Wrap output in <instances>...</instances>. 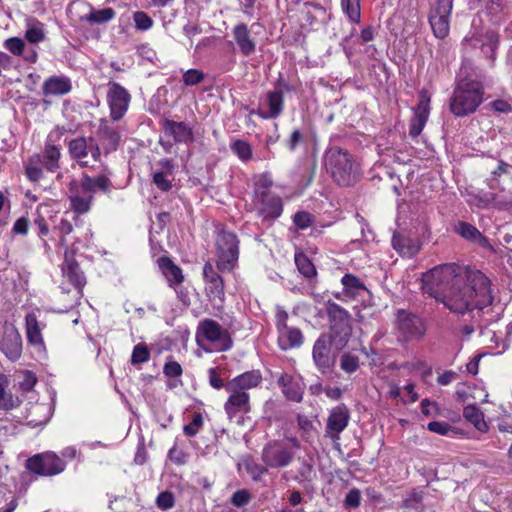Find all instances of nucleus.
Returning <instances> with one entry per match:
<instances>
[{"label":"nucleus","mask_w":512,"mask_h":512,"mask_svg":"<svg viewBox=\"0 0 512 512\" xmlns=\"http://www.w3.org/2000/svg\"><path fill=\"white\" fill-rule=\"evenodd\" d=\"M326 311L329 320H345L349 317L347 311L334 302H327Z\"/></svg>","instance_id":"obj_47"},{"label":"nucleus","mask_w":512,"mask_h":512,"mask_svg":"<svg viewBox=\"0 0 512 512\" xmlns=\"http://www.w3.org/2000/svg\"><path fill=\"white\" fill-rule=\"evenodd\" d=\"M453 0H436L429 13V23L435 37L444 39L450 30V14Z\"/></svg>","instance_id":"obj_8"},{"label":"nucleus","mask_w":512,"mask_h":512,"mask_svg":"<svg viewBox=\"0 0 512 512\" xmlns=\"http://www.w3.org/2000/svg\"><path fill=\"white\" fill-rule=\"evenodd\" d=\"M455 231L464 239L477 243L483 248L492 249L488 239L472 224L467 222H459L455 226Z\"/></svg>","instance_id":"obj_30"},{"label":"nucleus","mask_w":512,"mask_h":512,"mask_svg":"<svg viewBox=\"0 0 512 512\" xmlns=\"http://www.w3.org/2000/svg\"><path fill=\"white\" fill-rule=\"evenodd\" d=\"M352 335V327L349 322H333L330 333L326 334L329 344L337 351L342 350L348 344Z\"/></svg>","instance_id":"obj_23"},{"label":"nucleus","mask_w":512,"mask_h":512,"mask_svg":"<svg viewBox=\"0 0 512 512\" xmlns=\"http://www.w3.org/2000/svg\"><path fill=\"white\" fill-rule=\"evenodd\" d=\"M231 150L242 160L248 161L252 158L251 145L244 140H236L231 145Z\"/></svg>","instance_id":"obj_42"},{"label":"nucleus","mask_w":512,"mask_h":512,"mask_svg":"<svg viewBox=\"0 0 512 512\" xmlns=\"http://www.w3.org/2000/svg\"><path fill=\"white\" fill-rule=\"evenodd\" d=\"M295 264L304 277L311 278L316 275L314 264L304 253H297L295 255Z\"/></svg>","instance_id":"obj_38"},{"label":"nucleus","mask_w":512,"mask_h":512,"mask_svg":"<svg viewBox=\"0 0 512 512\" xmlns=\"http://www.w3.org/2000/svg\"><path fill=\"white\" fill-rule=\"evenodd\" d=\"M26 332L28 342L34 346H42L43 338L38 322H26Z\"/></svg>","instance_id":"obj_41"},{"label":"nucleus","mask_w":512,"mask_h":512,"mask_svg":"<svg viewBox=\"0 0 512 512\" xmlns=\"http://www.w3.org/2000/svg\"><path fill=\"white\" fill-rule=\"evenodd\" d=\"M255 200L260 204L259 214L265 220H275L283 211L282 200L277 195L269 194L266 197H256Z\"/></svg>","instance_id":"obj_22"},{"label":"nucleus","mask_w":512,"mask_h":512,"mask_svg":"<svg viewBox=\"0 0 512 512\" xmlns=\"http://www.w3.org/2000/svg\"><path fill=\"white\" fill-rule=\"evenodd\" d=\"M360 500V491L358 489H352L347 493L344 503L348 508H357L360 505Z\"/></svg>","instance_id":"obj_60"},{"label":"nucleus","mask_w":512,"mask_h":512,"mask_svg":"<svg viewBox=\"0 0 512 512\" xmlns=\"http://www.w3.org/2000/svg\"><path fill=\"white\" fill-rule=\"evenodd\" d=\"M115 16L112 8H103L100 10H91L90 13L81 16V21H87L90 24H102L110 21Z\"/></svg>","instance_id":"obj_37"},{"label":"nucleus","mask_w":512,"mask_h":512,"mask_svg":"<svg viewBox=\"0 0 512 512\" xmlns=\"http://www.w3.org/2000/svg\"><path fill=\"white\" fill-rule=\"evenodd\" d=\"M245 469L251 478L256 482L260 481L261 476L267 472L266 467L261 466L253 461L245 462Z\"/></svg>","instance_id":"obj_52"},{"label":"nucleus","mask_w":512,"mask_h":512,"mask_svg":"<svg viewBox=\"0 0 512 512\" xmlns=\"http://www.w3.org/2000/svg\"><path fill=\"white\" fill-rule=\"evenodd\" d=\"M277 382L288 400L294 402L302 401L304 386L299 380L295 379L291 375L281 374Z\"/></svg>","instance_id":"obj_25"},{"label":"nucleus","mask_w":512,"mask_h":512,"mask_svg":"<svg viewBox=\"0 0 512 512\" xmlns=\"http://www.w3.org/2000/svg\"><path fill=\"white\" fill-rule=\"evenodd\" d=\"M262 376L259 371H248L231 379L225 384V389H236L241 392H247L260 384Z\"/></svg>","instance_id":"obj_26"},{"label":"nucleus","mask_w":512,"mask_h":512,"mask_svg":"<svg viewBox=\"0 0 512 512\" xmlns=\"http://www.w3.org/2000/svg\"><path fill=\"white\" fill-rule=\"evenodd\" d=\"M278 344L282 350L301 346L303 335L298 328L287 326L286 322H278Z\"/></svg>","instance_id":"obj_19"},{"label":"nucleus","mask_w":512,"mask_h":512,"mask_svg":"<svg viewBox=\"0 0 512 512\" xmlns=\"http://www.w3.org/2000/svg\"><path fill=\"white\" fill-rule=\"evenodd\" d=\"M71 83L68 78L52 76L43 84L44 95H64L70 92Z\"/></svg>","instance_id":"obj_31"},{"label":"nucleus","mask_w":512,"mask_h":512,"mask_svg":"<svg viewBox=\"0 0 512 512\" xmlns=\"http://www.w3.org/2000/svg\"><path fill=\"white\" fill-rule=\"evenodd\" d=\"M153 183L163 192H167L172 188V182L166 178L164 172H155L153 174Z\"/></svg>","instance_id":"obj_57"},{"label":"nucleus","mask_w":512,"mask_h":512,"mask_svg":"<svg viewBox=\"0 0 512 512\" xmlns=\"http://www.w3.org/2000/svg\"><path fill=\"white\" fill-rule=\"evenodd\" d=\"M294 458V453L281 441L268 442L262 451L261 459L266 466L282 468L288 466Z\"/></svg>","instance_id":"obj_9"},{"label":"nucleus","mask_w":512,"mask_h":512,"mask_svg":"<svg viewBox=\"0 0 512 512\" xmlns=\"http://www.w3.org/2000/svg\"><path fill=\"white\" fill-rule=\"evenodd\" d=\"M422 289L456 314L479 313L492 301L489 279L479 270L455 263L438 265L424 273Z\"/></svg>","instance_id":"obj_1"},{"label":"nucleus","mask_w":512,"mask_h":512,"mask_svg":"<svg viewBox=\"0 0 512 512\" xmlns=\"http://www.w3.org/2000/svg\"><path fill=\"white\" fill-rule=\"evenodd\" d=\"M149 358H150L149 349L147 348V346L145 344L139 343L133 349V352L131 355V363L133 365L142 364V363L147 362L149 360Z\"/></svg>","instance_id":"obj_44"},{"label":"nucleus","mask_w":512,"mask_h":512,"mask_svg":"<svg viewBox=\"0 0 512 512\" xmlns=\"http://www.w3.org/2000/svg\"><path fill=\"white\" fill-rule=\"evenodd\" d=\"M229 397L224 404V410L230 420L239 413L247 414L251 410L250 397L247 392H241L236 389H225Z\"/></svg>","instance_id":"obj_17"},{"label":"nucleus","mask_w":512,"mask_h":512,"mask_svg":"<svg viewBox=\"0 0 512 512\" xmlns=\"http://www.w3.org/2000/svg\"><path fill=\"white\" fill-rule=\"evenodd\" d=\"M157 506L162 510H168L174 506V496L171 492H161L156 499Z\"/></svg>","instance_id":"obj_54"},{"label":"nucleus","mask_w":512,"mask_h":512,"mask_svg":"<svg viewBox=\"0 0 512 512\" xmlns=\"http://www.w3.org/2000/svg\"><path fill=\"white\" fill-rule=\"evenodd\" d=\"M28 226H29V221L27 218L25 217H21L19 218L14 226H13V232L15 234H21V235H26L27 234V231H28Z\"/></svg>","instance_id":"obj_64"},{"label":"nucleus","mask_w":512,"mask_h":512,"mask_svg":"<svg viewBox=\"0 0 512 512\" xmlns=\"http://www.w3.org/2000/svg\"><path fill=\"white\" fill-rule=\"evenodd\" d=\"M484 87L480 81L461 79L450 98V111L457 117L474 113L483 102Z\"/></svg>","instance_id":"obj_2"},{"label":"nucleus","mask_w":512,"mask_h":512,"mask_svg":"<svg viewBox=\"0 0 512 512\" xmlns=\"http://www.w3.org/2000/svg\"><path fill=\"white\" fill-rule=\"evenodd\" d=\"M163 372L167 377H179L182 374V367L176 361H169L164 365Z\"/></svg>","instance_id":"obj_61"},{"label":"nucleus","mask_w":512,"mask_h":512,"mask_svg":"<svg viewBox=\"0 0 512 512\" xmlns=\"http://www.w3.org/2000/svg\"><path fill=\"white\" fill-rule=\"evenodd\" d=\"M464 418L469 421L480 432H486L488 425L484 420V415L476 405H468L463 410Z\"/></svg>","instance_id":"obj_34"},{"label":"nucleus","mask_w":512,"mask_h":512,"mask_svg":"<svg viewBox=\"0 0 512 512\" xmlns=\"http://www.w3.org/2000/svg\"><path fill=\"white\" fill-rule=\"evenodd\" d=\"M393 248L404 257H413L420 250L418 239H412L402 232L395 231L392 236Z\"/></svg>","instance_id":"obj_24"},{"label":"nucleus","mask_w":512,"mask_h":512,"mask_svg":"<svg viewBox=\"0 0 512 512\" xmlns=\"http://www.w3.org/2000/svg\"><path fill=\"white\" fill-rule=\"evenodd\" d=\"M68 151L71 159L77 161L81 167H90L88 155L94 161H100L101 149L93 137L79 136L69 141Z\"/></svg>","instance_id":"obj_6"},{"label":"nucleus","mask_w":512,"mask_h":512,"mask_svg":"<svg viewBox=\"0 0 512 512\" xmlns=\"http://www.w3.org/2000/svg\"><path fill=\"white\" fill-rule=\"evenodd\" d=\"M26 468L41 476H53L65 469V462L55 453L47 452L27 459Z\"/></svg>","instance_id":"obj_7"},{"label":"nucleus","mask_w":512,"mask_h":512,"mask_svg":"<svg viewBox=\"0 0 512 512\" xmlns=\"http://www.w3.org/2000/svg\"><path fill=\"white\" fill-rule=\"evenodd\" d=\"M250 500H251L250 493L247 490L242 489V490H238L235 493H233L232 498H231V503L236 507H243L246 504H248Z\"/></svg>","instance_id":"obj_56"},{"label":"nucleus","mask_w":512,"mask_h":512,"mask_svg":"<svg viewBox=\"0 0 512 512\" xmlns=\"http://www.w3.org/2000/svg\"><path fill=\"white\" fill-rule=\"evenodd\" d=\"M203 275L206 282L207 295L213 300H222L224 297V282L211 263L207 262L204 265Z\"/></svg>","instance_id":"obj_18"},{"label":"nucleus","mask_w":512,"mask_h":512,"mask_svg":"<svg viewBox=\"0 0 512 512\" xmlns=\"http://www.w3.org/2000/svg\"><path fill=\"white\" fill-rule=\"evenodd\" d=\"M272 186V180L267 174L260 175L258 181L256 182L255 188V198L256 197H266L270 192V187Z\"/></svg>","instance_id":"obj_46"},{"label":"nucleus","mask_w":512,"mask_h":512,"mask_svg":"<svg viewBox=\"0 0 512 512\" xmlns=\"http://www.w3.org/2000/svg\"><path fill=\"white\" fill-rule=\"evenodd\" d=\"M158 264L162 273L171 284H180L183 282L184 277L182 270L174 264L169 257H160L158 259Z\"/></svg>","instance_id":"obj_32"},{"label":"nucleus","mask_w":512,"mask_h":512,"mask_svg":"<svg viewBox=\"0 0 512 512\" xmlns=\"http://www.w3.org/2000/svg\"><path fill=\"white\" fill-rule=\"evenodd\" d=\"M233 37L243 55L249 56L255 51L256 45L254 40L250 37L246 24L240 23L236 25L233 29Z\"/></svg>","instance_id":"obj_29"},{"label":"nucleus","mask_w":512,"mask_h":512,"mask_svg":"<svg viewBox=\"0 0 512 512\" xmlns=\"http://www.w3.org/2000/svg\"><path fill=\"white\" fill-rule=\"evenodd\" d=\"M428 430L439 435H447L450 431H453V427L447 422L433 421L427 426Z\"/></svg>","instance_id":"obj_59"},{"label":"nucleus","mask_w":512,"mask_h":512,"mask_svg":"<svg viewBox=\"0 0 512 512\" xmlns=\"http://www.w3.org/2000/svg\"><path fill=\"white\" fill-rule=\"evenodd\" d=\"M162 128L165 135L172 137L174 142L188 143L194 138L192 129L184 122L164 119L162 121Z\"/></svg>","instance_id":"obj_21"},{"label":"nucleus","mask_w":512,"mask_h":512,"mask_svg":"<svg viewBox=\"0 0 512 512\" xmlns=\"http://www.w3.org/2000/svg\"><path fill=\"white\" fill-rule=\"evenodd\" d=\"M60 234H61V238H60V244L61 245H65V236L66 235H69L72 231H73V226L72 224L66 220V219H62L59 223V225L57 226Z\"/></svg>","instance_id":"obj_63"},{"label":"nucleus","mask_w":512,"mask_h":512,"mask_svg":"<svg viewBox=\"0 0 512 512\" xmlns=\"http://www.w3.org/2000/svg\"><path fill=\"white\" fill-rule=\"evenodd\" d=\"M343 11L354 23H359L361 18L360 0H341Z\"/></svg>","instance_id":"obj_40"},{"label":"nucleus","mask_w":512,"mask_h":512,"mask_svg":"<svg viewBox=\"0 0 512 512\" xmlns=\"http://www.w3.org/2000/svg\"><path fill=\"white\" fill-rule=\"evenodd\" d=\"M398 331V340L409 341L420 339L426 332L423 322H396Z\"/></svg>","instance_id":"obj_28"},{"label":"nucleus","mask_w":512,"mask_h":512,"mask_svg":"<svg viewBox=\"0 0 512 512\" xmlns=\"http://www.w3.org/2000/svg\"><path fill=\"white\" fill-rule=\"evenodd\" d=\"M21 401L18 397H14L7 392L0 379V410L10 411L20 405Z\"/></svg>","instance_id":"obj_39"},{"label":"nucleus","mask_w":512,"mask_h":512,"mask_svg":"<svg viewBox=\"0 0 512 512\" xmlns=\"http://www.w3.org/2000/svg\"><path fill=\"white\" fill-rule=\"evenodd\" d=\"M267 102L269 106V112L267 114L261 113L260 116L264 119L278 117L283 110V91L275 90L268 92Z\"/></svg>","instance_id":"obj_33"},{"label":"nucleus","mask_w":512,"mask_h":512,"mask_svg":"<svg viewBox=\"0 0 512 512\" xmlns=\"http://www.w3.org/2000/svg\"><path fill=\"white\" fill-rule=\"evenodd\" d=\"M135 27L139 30H148L153 25V20L143 11H137L133 14Z\"/></svg>","instance_id":"obj_49"},{"label":"nucleus","mask_w":512,"mask_h":512,"mask_svg":"<svg viewBox=\"0 0 512 512\" xmlns=\"http://www.w3.org/2000/svg\"><path fill=\"white\" fill-rule=\"evenodd\" d=\"M197 344L206 351H226L232 347L229 332L218 322H200L196 332Z\"/></svg>","instance_id":"obj_4"},{"label":"nucleus","mask_w":512,"mask_h":512,"mask_svg":"<svg viewBox=\"0 0 512 512\" xmlns=\"http://www.w3.org/2000/svg\"><path fill=\"white\" fill-rule=\"evenodd\" d=\"M340 368L346 373H354L359 368V358L349 353H344L340 359Z\"/></svg>","instance_id":"obj_45"},{"label":"nucleus","mask_w":512,"mask_h":512,"mask_svg":"<svg viewBox=\"0 0 512 512\" xmlns=\"http://www.w3.org/2000/svg\"><path fill=\"white\" fill-rule=\"evenodd\" d=\"M60 149L53 144H46L41 160L45 168L50 172H55L59 168Z\"/></svg>","instance_id":"obj_35"},{"label":"nucleus","mask_w":512,"mask_h":512,"mask_svg":"<svg viewBox=\"0 0 512 512\" xmlns=\"http://www.w3.org/2000/svg\"><path fill=\"white\" fill-rule=\"evenodd\" d=\"M422 413L426 416H437L439 414V406L436 402L429 399H423L421 402Z\"/></svg>","instance_id":"obj_62"},{"label":"nucleus","mask_w":512,"mask_h":512,"mask_svg":"<svg viewBox=\"0 0 512 512\" xmlns=\"http://www.w3.org/2000/svg\"><path fill=\"white\" fill-rule=\"evenodd\" d=\"M204 79V74L197 69L187 70L182 77L183 83L186 86L197 85Z\"/></svg>","instance_id":"obj_50"},{"label":"nucleus","mask_w":512,"mask_h":512,"mask_svg":"<svg viewBox=\"0 0 512 512\" xmlns=\"http://www.w3.org/2000/svg\"><path fill=\"white\" fill-rule=\"evenodd\" d=\"M168 458L177 465H184L187 462L188 454L174 445L168 452Z\"/></svg>","instance_id":"obj_53"},{"label":"nucleus","mask_w":512,"mask_h":512,"mask_svg":"<svg viewBox=\"0 0 512 512\" xmlns=\"http://www.w3.org/2000/svg\"><path fill=\"white\" fill-rule=\"evenodd\" d=\"M97 133L105 154H109L118 149L121 141L119 131L106 124H101Z\"/></svg>","instance_id":"obj_27"},{"label":"nucleus","mask_w":512,"mask_h":512,"mask_svg":"<svg viewBox=\"0 0 512 512\" xmlns=\"http://www.w3.org/2000/svg\"><path fill=\"white\" fill-rule=\"evenodd\" d=\"M350 420V412L345 404L334 407L327 419L326 433L333 440L339 439V434L345 430Z\"/></svg>","instance_id":"obj_14"},{"label":"nucleus","mask_w":512,"mask_h":512,"mask_svg":"<svg viewBox=\"0 0 512 512\" xmlns=\"http://www.w3.org/2000/svg\"><path fill=\"white\" fill-rule=\"evenodd\" d=\"M4 45L7 50H9L12 54L16 56L22 55L25 48V42L18 37H12L7 39Z\"/></svg>","instance_id":"obj_51"},{"label":"nucleus","mask_w":512,"mask_h":512,"mask_svg":"<svg viewBox=\"0 0 512 512\" xmlns=\"http://www.w3.org/2000/svg\"><path fill=\"white\" fill-rule=\"evenodd\" d=\"M217 268L221 271L231 270L238 261L239 241L235 234L222 231L216 239Z\"/></svg>","instance_id":"obj_5"},{"label":"nucleus","mask_w":512,"mask_h":512,"mask_svg":"<svg viewBox=\"0 0 512 512\" xmlns=\"http://www.w3.org/2000/svg\"><path fill=\"white\" fill-rule=\"evenodd\" d=\"M110 174L108 167L103 165L102 173L97 177H91L88 174H83L80 181H77V186L82 189L83 194L93 196L96 191L109 192L112 182L108 176Z\"/></svg>","instance_id":"obj_15"},{"label":"nucleus","mask_w":512,"mask_h":512,"mask_svg":"<svg viewBox=\"0 0 512 512\" xmlns=\"http://www.w3.org/2000/svg\"><path fill=\"white\" fill-rule=\"evenodd\" d=\"M325 165L327 171L339 186H352L358 180L357 165L352 156L341 148L332 147L328 150Z\"/></svg>","instance_id":"obj_3"},{"label":"nucleus","mask_w":512,"mask_h":512,"mask_svg":"<svg viewBox=\"0 0 512 512\" xmlns=\"http://www.w3.org/2000/svg\"><path fill=\"white\" fill-rule=\"evenodd\" d=\"M293 221L298 228L305 229L312 224V216L306 211H299L294 215Z\"/></svg>","instance_id":"obj_58"},{"label":"nucleus","mask_w":512,"mask_h":512,"mask_svg":"<svg viewBox=\"0 0 512 512\" xmlns=\"http://www.w3.org/2000/svg\"><path fill=\"white\" fill-rule=\"evenodd\" d=\"M68 190L71 209L77 214L87 213L91 208L94 197L83 194L82 189L77 186V180L69 182Z\"/></svg>","instance_id":"obj_20"},{"label":"nucleus","mask_w":512,"mask_h":512,"mask_svg":"<svg viewBox=\"0 0 512 512\" xmlns=\"http://www.w3.org/2000/svg\"><path fill=\"white\" fill-rule=\"evenodd\" d=\"M62 273L77 290V298L82 295V289L86 284V278L78 262L74 259V253L68 250L64 253Z\"/></svg>","instance_id":"obj_13"},{"label":"nucleus","mask_w":512,"mask_h":512,"mask_svg":"<svg viewBox=\"0 0 512 512\" xmlns=\"http://www.w3.org/2000/svg\"><path fill=\"white\" fill-rule=\"evenodd\" d=\"M481 51L491 60L495 59V52L499 46V35L492 30L487 31L479 40Z\"/></svg>","instance_id":"obj_36"},{"label":"nucleus","mask_w":512,"mask_h":512,"mask_svg":"<svg viewBox=\"0 0 512 512\" xmlns=\"http://www.w3.org/2000/svg\"><path fill=\"white\" fill-rule=\"evenodd\" d=\"M107 101L110 116L114 121L120 120L126 113L131 99L129 92L117 82L108 83Z\"/></svg>","instance_id":"obj_10"},{"label":"nucleus","mask_w":512,"mask_h":512,"mask_svg":"<svg viewBox=\"0 0 512 512\" xmlns=\"http://www.w3.org/2000/svg\"><path fill=\"white\" fill-rule=\"evenodd\" d=\"M344 289L349 293H357L359 290H364L365 286L358 277L353 274H345L341 280Z\"/></svg>","instance_id":"obj_43"},{"label":"nucleus","mask_w":512,"mask_h":512,"mask_svg":"<svg viewBox=\"0 0 512 512\" xmlns=\"http://www.w3.org/2000/svg\"><path fill=\"white\" fill-rule=\"evenodd\" d=\"M429 104L430 97L426 91H422L419 96V103L414 109V115L410 120L409 135L412 138L418 137L425 127L430 111Z\"/></svg>","instance_id":"obj_16"},{"label":"nucleus","mask_w":512,"mask_h":512,"mask_svg":"<svg viewBox=\"0 0 512 512\" xmlns=\"http://www.w3.org/2000/svg\"><path fill=\"white\" fill-rule=\"evenodd\" d=\"M313 362L322 374L329 373L335 364L331 354V345L326 334H322L314 343L312 349Z\"/></svg>","instance_id":"obj_12"},{"label":"nucleus","mask_w":512,"mask_h":512,"mask_svg":"<svg viewBox=\"0 0 512 512\" xmlns=\"http://www.w3.org/2000/svg\"><path fill=\"white\" fill-rule=\"evenodd\" d=\"M0 350L12 361L22 353V338L12 322H4L0 337Z\"/></svg>","instance_id":"obj_11"},{"label":"nucleus","mask_w":512,"mask_h":512,"mask_svg":"<svg viewBox=\"0 0 512 512\" xmlns=\"http://www.w3.org/2000/svg\"><path fill=\"white\" fill-rule=\"evenodd\" d=\"M203 426V416L201 413H195L192 421L183 428L184 434L188 437L195 436L199 429Z\"/></svg>","instance_id":"obj_48"},{"label":"nucleus","mask_w":512,"mask_h":512,"mask_svg":"<svg viewBox=\"0 0 512 512\" xmlns=\"http://www.w3.org/2000/svg\"><path fill=\"white\" fill-rule=\"evenodd\" d=\"M45 35L41 25L32 26L27 29L25 33V38L30 43H38L44 39Z\"/></svg>","instance_id":"obj_55"}]
</instances>
